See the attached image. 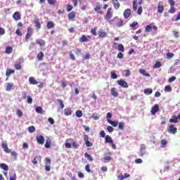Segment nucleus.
I'll use <instances>...</instances> for the list:
<instances>
[{
    "label": "nucleus",
    "mask_w": 180,
    "mask_h": 180,
    "mask_svg": "<svg viewBox=\"0 0 180 180\" xmlns=\"http://www.w3.org/2000/svg\"><path fill=\"white\" fill-rule=\"evenodd\" d=\"M65 148H79V144L77 143V142L72 139V138H69L66 139L65 143Z\"/></svg>",
    "instance_id": "f257e3e1"
},
{
    "label": "nucleus",
    "mask_w": 180,
    "mask_h": 180,
    "mask_svg": "<svg viewBox=\"0 0 180 180\" xmlns=\"http://www.w3.org/2000/svg\"><path fill=\"white\" fill-rule=\"evenodd\" d=\"M112 11H113L112 7L108 8L107 13L104 16V19H105V20H108L110 23V22H113L112 20H110L112 19V18H113V13L112 12Z\"/></svg>",
    "instance_id": "f03ea898"
},
{
    "label": "nucleus",
    "mask_w": 180,
    "mask_h": 180,
    "mask_svg": "<svg viewBox=\"0 0 180 180\" xmlns=\"http://www.w3.org/2000/svg\"><path fill=\"white\" fill-rule=\"evenodd\" d=\"M133 9L138 15H141L143 13V7L141 6H139L137 9V0L133 1Z\"/></svg>",
    "instance_id": "7ed1b4c3"
},
{
    "label": "nucleus",
    "mask_w": 180,
    "mask_h": 180,
    "mask_svg": "<svg viewBox=\"0 0 180 180\" xmlns=\"http://www.w3.org/2000/svg\"><path fill=\"white\" fill-rule=\"evenodd\" d=\"M158 30V27L157 26H155V24H154V22L150 23L148 25H146L145 27V32H146V33H150V32H151V30Z\"/></svg>",
    "instance_id": "20e7f679"
},
{
    "label": "nucleus",
    "mask_w": 180,
    "mask_h": 180,
    "mask_svg": "<svg viewBox=\"0 0 180 180\" xmlns=\"http://www.w3.org/2000/svg\"><path fill=\"white\" fill-rule=\"evenodd\" d=\"M168 3L170 6V8L169 9V13H175V12H176V8H175V1L168 0Z\"/></svg>",
    "instance_id": "39448f33"
},
{
    "label": "nucleus",
    "mask_w": 180,
    "mask_h": 180,
    "mask_svg": "<svg viewBox=\"0 0 180 180\" xmlns=\"http://www.w3.org/2000/svg\"><path fill=\"white\" fill-rule=\"evenodd\" d=\"M167 131L168 133H170V134H176L178 131V128H176L174 124H170L167 129Z\"/></svg>",
    "instance_id": "423d86ee"
},
{
    "label": "nucleus",
    "mask_w": 180,
    "mask_h": 180,
    "mask_svg": "<svg viewBox=\"0 0 180 180\" xmlns=\"http://www.w3.org/2000/svg\"><path fill=\"white\" fill-rule=\"evenodd\" d=\"M158 112H160V105L158 104H155L153 107L151 108L150 115L151 116L155 115Z\"/></svg>",
    "instance_id": "0eeeda50"
},
{
    "label": "nucleus",
    "mask_w": 180,
    "mask_h": 180,
    "mask_svg": "<svg viewBox=\"0 0 180 180\" xmlns=\"http://www.w3.org/2000/svg\"><path fill=\"white\" fill-rule=\"evenodd\" d=\"M117 84L120 85V86H122V88H129V84L126 82V80L121 79L120 80H117Z\"/></svg>",
    "instance_id": "6e6552de"
},
{
    "label": "nucleus",
    "mask_w": 180,
    "mask_h": 180,
    "mask_svg": "<svg viewBox=\"0 0 180 180\" xmlns=\"http://www.w3.org/2000/svg\"><path fill=\"white\" fill-rule=\"evenodd\" d=\"M147 148V146L146 144L142 143L141 145L140 151L139 153L140 157H143L146 154V149Z\"/></svg>",
    "instance_id": "1a4fd4ad"
},
{
    "label": "nucleus",
    "mask_w": 180,
    "mask_h": 180,
    "mask_svg": "<svg viewBox=\"0 0 180 180\" xmlns=\"http://www.w3.org/2000/svg\"><path fill=\"white\" fill-rule=\"evenodd\" d=\"M84 141H85L86 147H92L94 143L89 141V136L88 135H84Z\"/></svg>",
    "instance_id": "9d476101"
},
{
    "label": "nucleus",
    "mask_w": 180,
    "mask_h": 180,
    "mask_svg": "<svg viewBox=\"0 0 180 180\" xmlns=\"http://www.w3.org/2000/svg\"><path fill=\"white\" fill-rule=\"evenodd\" d=\"M91 39V36L87 35H82L79 39V41L80 43H87V41H89V39Z\"/></svg>",
    "instance_id": "9b49d317"
},
{
    "label": "nucleus",
    "mask_w": 180,
    "mask_h": 180,
    "mask_svg": "<svg viewBox=\"0 0 180 180\" xmlns=\"http://www.w3.org/2000/svg\"><path fill=\"white\" fill-rule=\"evenodd\" d=\"M94 11L96 12H98V13H100V15H103V11H101V3L97 2L96 4Z\"/></svg>",
    "instance_id": "f8f14e48"
},
{
    "label": "nucleus",
    "mask_w": 180,
    "mask_h": 180,
    "mask_svg": "<svg viewBox=\"0 0 180 180\" xmlns=\"http://www.w3.org/2000/svg\"><path fill=\"white\" fill-rule=\"evenodd\" d=\"M124 18L125 19H129L130 18V15H131V10L130 8H127L124 11Z\"/></svg>",
    "instance_id": "ddd939ff"
},
{
    "label": "nucleus",
    "mask_w": 180,
    "mask_h": 180,
    "mask_svg": "<svg viewBox=\"0 0 180 180\" xmlns=\"http://www.w3.org/2000/svg\"><path fill=\"white\" fill-rule=\"evenodd\" d=\"M1 147L4 150V153H6V154H9V153L11 152V149L8 148V144L6 143H2Z\"/></svg>",
    "instance_id": "4468645a"
},
{
    "label": "nucleus",
    "mask_w": 180,
    "mask_h": 180,
    "mask_svg": "<svg viewBox=\"0 0 180 180\" xmlns=\"http://www.w3.org/2000/svg\"><path fill=\"white\" fill-rule=\"evenodd\" d=\"M37 142L38 144H44V136L40 135L36 137Z\"/></svg>",
    "instance_id": "2eb2a0df"
},
{
    "label": "nucleus",
    "mask_w": 180,
    "mask_h": 180,
    "mask_svg": "<svg viewBox=\"0 0 180 180\" xmlns=\"http://www.w3.org/2000/svg\"><path fill=\"white\" fill-rule=\"evenodd\" d=\"M34 24L36 27V30H40V29L41 28V24H40V20L37 19V20H34Z\"/></svg>",
    "instance_id": "dca6fc26"
},
{
    "label": "nucleus",
    "mask_w": 180,
    "mask_h": 180,
    "mask_svg": "<svg viewBox=\"0 0 180 180\" xmlns=\"http://www.w3.org/2000/svg\"><path fill=\"white\" fill-rule=\"evenodd\" d=\"M158 13H162V12H164V4H162V2L158 3Z\"/></svg>",
    "instance_id": "f3484780"
},
{
    "label": "nucleus",
    "mask_w": 180,
    "mask_h": 180,
    "mask_svg": "<svg viewBox=\"0 0 180 180\" xmlns=\"http://www.w3.org/2000/svg\"><path fill=\"white\" fill-rule=\"evenodd\" d=\"M110 92L111 95H112V96L115 98H117V96H119V93H117V89H116V87L112 88Z\"/></svg>",
    "instance_id": "a211bd4d"
},
{
    "label": "nucleus",
    "mask_w": 180,
    "mask_h": 180,
    "mask_svg": "<svg viewBox=\"0 0 180 180\" xmlns=\"http://www.w3.org/2000/svg\"><path fill=\"white\" fill-rule=\"evenodd\" d=\"M114 8L117 11L119 8H120V3H119V0H112Z\"/></svg>",
    "instance_id": "6ab92c4d"
},
{
    "label": "nucleus",
    "mask_w": 180,
    "mask_h": 180,
    "mask_svg": "<svg viewBox=\"0 0 180 180\" xmlns=\"http://www.w3.org/2000/svg\"><path fill=\"white\" fill-rule=\"evenodd\" d=\"M29 82L31 84V85H37V84H39V82H37L34 77H30L29 78Z\"/></svg>",
    "instance_id": "aec40b11"
},
{
    "label": "nucleus",
    "mask_w": 180,
    "mask_h": 180,
    "mask_svg": "<svg viewBox=\"0 0 180 180\" xmlns=\"http://www.w3.org/2000/svg\"><path fill=\"white\" fill-rule=\"evenodd\" d=\"M13 18L14 20H20V13L19 12H15L13 15Z\"/></svg>",
    "instance_id": "412c9836"
},
{
    "label": "nucleus",
    "mask_w": 180,
    "mask_h": 180,
    "mask_svg": "<svg viewBox=\"0 0 180 180\" xmlns=\"http://www.w3.org/2000/svg\"><path fill=\"white\" fill-rule=\"evenodd\" d=\"M64 114L65 116H71L72 115V110L70 108H65L64 110Z\"/></svg>",
    "instance_id": "4be33fe9"
},
{
    "label": "nucleus",
    "mask_w": 180,
    "mask_h": 180,
    "mask_svg": "<svg viewBox=\"0 0 180 180\" xmlns=\"http://www.w3.org/2000/svg\"><path fill=\"white\" fill-rule=\"evenodd\" d=\"M105 143H109L110 144H112L113 140L112 139V137L109 135H106L105 137Z\"/></svg>",
    "instance_id": "5701e85b"
},
{
    "label": "nucleus",
    "mask_w": 180,
    "mask_h": 180,
    "mask_svg": "<svg viewBox=\"0 0 180 180\" xmlns=\"http://www.w3.org/2000/svg\"><path fill=\"white\" fill-rule=\"evenodd\" d=\"M37 58L38 59V61H43V59L44 58V53L42 51H40L37 54Z\"/></svg>",
    "instance_id": "b1692460"
},
{
    "label": "nucleus",
    "mask_w": 180,
    "mask_h": 180,
    "mask_svg": "<svg viewBox=\"0 0 180 180\" xmlns=\"http://www.w3.org/2000/svg\"><path fill=\"white\" fill-rule=\"evenodd\" d=\"M36 44H39V46H40V47H43V46H46V41L43 39H37Z\"/></svg>",
    "instance_id": "393cba45"
},
{
    "label": "nucleus",
    "mask_w": 180,
    "mask_h": 180,
    "mask_svg": "<svg viewBox=\"0 0 180 180\" xmlns=\"http://www.w3.org/2000/svg\"><path fill=\"white\" fill-rule=\"evenodd\" d=\"M75 11H72L68 14V19L69 20H74V19H75Z\"/></svg>",
    "instance_id": "a878e982"
},
{
    "label": "nucleus",
    "mask_w": 180,
    "mask_h": 180,
    "mask_svg": "<svg viewBox=\"0 0 180 180\" xmlns=\"http://www.w3.org/2000/svg\"><path fill=\"white\" fill-rule=\"evenodd\" d=\"M14 68L18 71L20 70V69L22 68V63L20 62H15L14 63Z\"/></svg>",
    "instance_id": "bb28decb"
},
{
    "label": "nucleus",
    "mask_w": 180,
    "mask_h": 180,
    "mask_svg": "<svg viewBox=\"0 0 180 180\" xmlns=\"http://www.w3.org/2000/svg\"><path fill=\"white\" fill-rule=\"evenodd\" d=\"M56 26V24L53 21H49L46 24L47 29H53Z\"/></svg>",
    "instance_id": "cd10ccee"
},
{
    "label": "nucleus",
    "mask_w": 180,
    "mask_h": 180,
    "mask_svg": "<svg viewBox=\"0 0 180 180\" xmlns=\"http://www.w3.org/2000/svg\"><path fill=\"white\" fill-rule=\"evenodd\" d=\"M0 168L4 171H9V167L5 163H0Z\"/></svg>",
    "instance_id": "c85d7f7f"
},
{
    "label": "nucleus",
    "mask_w": 180,
    "mask_h": 180,
    "mask_svg": "<svg viewBox=\"0 0 180 180\" xmlns=\"http://www.w3.org/2000/svg\"><path fill=\"white\" fill-rule=\"evenodd\" d=\"M139 72L144 77H150V74L147 73V71L144 69H139Z\"/></svg>",
    "instance_id": "c756f323"
},
{
    "label": "nucleus",
    "mask_w": 180,
    "mask_h": 180,
    "mask_svg": "<svg viewBox=\"0 0 180 180\" xmlns=\"http://www.w3.org/2000/svg\"><path fill=\"white\" fill-rule=\"evenodd\" d=\"M15 72V70H12V69H7L6 71V75L8 77H11V74H13Z\"/></svg>",
    "instance_id": "7c9ffc66"
},
{
    "label": "nucleus",
    "mask_w": 180,
    "mask_h": 180,
    "mask_svg": "<svg viewBox=\"0 0 180 180\" xmlns=\"http://www.w3.org/2000/svg\"><path fill=\"white\" fill-rule=\"evenodd\" d=\"M84 157L88 160V161H94V158L88 153H84Z\"/></svg>",
    "instance_id": "2f4dec72"
},
{
    "label": "nucleus",
    "mask_w": 180,
    "mask_h": 180,
    "mask_svg": "<svg viewBox=\"0 0 180 180\" xmlns=\"http://www.w3.org/2000/svg\"><path fill=\"white\" fill-rule=\"evenodd\" d=\"M169 122L170 123H179V121L178 120V117L176 116H174V117H172V118H171L169 120Z\"/></svg>",
    "instance_id": "473e14b6"
},
{
    "label": "nucleus",
    "mask_w": 180,
    "mask_h": 180,
    "mask_svg": "<svg viewBox=\"0 0 180 180\" xmlns=\"http://www.w3.org/2000/svg\"><path fill=\"white\" fill-rule=\"evenodd\" d=\"M12 51H13V47H11V46H7V47L6 48V51H5V53H6V54H11V53H12Z\"/></svg>",
    "instance_id": "72a5a7b5"
},
{
    "label": "nucleus",
    "mask_w": 180,
    "mask_h": 180,
    "mask_svg": "<svg viewBox=\"0 0 180 180\" xmlns=\"http://www.w3.org/2000/svg\"><path fill=\"white\" fill-rule=\"evenodd\" d=\"M167 144H168V141H167V139H162L161 141L162 148H165V147H167Z\"/></svg>",
    "instance_id": "f704fd0d"
},
{
    "label": "nucleus",
    "mask_w": 180,
    "mask_h": 180,
    "mask_svg": "<svg viewBox=\"0 0 180 180\" xmlns=\"http://www.w3.org/2000/svg\"><path fill=\"white\" fill-rule=\"evenodd\" d=\"M14 84L13 83H7L6 91H9L12 88H13Z\"/></svg>",
    "instance_id": "c9c22d12"
},
{
    "label": "nucleus",
    "mask_w": 180,
    "mask_h": 180,
    "mask_svg": "<svg viewBox=\"0 0 180 180\" xmlns=\"http://www.w3.org/2000/svg\"><path fill=\"white\" fill-rule=\"evenodd\" d=\"M143 92L145 95H151L153 94V89H145Z\"/></svg>",
    "instance_id": "e433bc0d"
},
{
    "label": "nucleus",
    "mask_w": 180,
    "mask_h": 180,
    "mask_svg": "<svg viewBox=\"0 0 180 180\" xmlns=\"http://www.w3.org/2000/svg\"><path fill=\"white\" fill-rule=\"evenodd\" d=\"M40 160H41L40 156H36L34 158V160H32V164H34V165H36V164H37V162H39V161H40Z\"/></svg>",
    "instance_id": "4c0bfd02"
},
{
    "label": "nucleus",
    "mask_w": 180,
    "mask_h": 180,
    "mask_svg": "<svg viewBox=\"0 0 180 180\" xmlns=\"http://www.w3.org/2000/svg\"><path fill=\"white\" fill-rule=\"evenodd\" d=\"M117 50L118 51H121V53H124V46H123V44H118Z\"/></svg>",
    "instance_id": "58836bf2"
},
{
    "label": "nucleus",
    "mask_w": 180,
    "mask_h": 180,
    "mask_svg": "<svg viewBox=\"0 0 180 180\" xmlns=\"http://www.w3.org/2000/svg\"><path fill=\"white\" fill-rule=\"evenodd\" d=\"M15 34L19 37L23 36V33L22 32V28H18L15 31Z\"/></svg>",
    "instance_id": "ea45409f"
},
{
    "label": "nucleus",
    "mask_w": 180,
    "mask_h": 180,
    "mask_svg": "<svg viewBox=\"0 0 180 180\" xmlns=\"http://www.w3.org/2000/svg\"><path fill=\"white\" fill-rule=\"evenodd\" d=\"M108 123L111 124V126H113V127H117V124H119L117 122L112 120H108Z\"/></svg>",
    "instance_id": "a19ab883"
},
{
    "label": "nucleus",
    "mask_w": 180,
    "mask_h": 180,
    "mask_svg": "<svg viewBox=\"0 0 180 180\" xmlns=\"http://www.w3.org/2000/svg\"><path fill=\"white\" fill-rule=\"evenodd\" d=\"M122 72L124 77H130L131 75L130 70H124Z\"/></svg>",
    "instance_id": "79ce46f5"
},
{
    "label": "nucleus",
    "mask_w": 180,
    "mask_h": 180,
    "mask_svg": "<svg viewBox=\"0 0 180 180\" xmlns=\"http://www.w3.org/2000/svg\"><path fill=\"white\" fill-rule=\"evenodd\" d=\"M51 144V141H50V139H46L44 147L46 148H50Z\"/></svg>",
    "instance_id": "37998d69"
},
{
    "label": "nucleus",
    "mask_w": 180,
    "mask_h": 180,
    "mask_svg": "<svg viewBox=\"0 0 180 180\" xmlns=\"http://www.w3.org/2000/svg\"><path fill=\"white\" fill-rule=\"evenodd\" d=\"M118 129L120 130H124V122H119V124H118Z\"/></svg>",
    "instance_id": "c03bdc74"
},
{
    "label": "nucleus",
    "mask_w": 180,
    "mask_h": 180,
    "mask_svg": "<svg viewBox=\"0 0 180 180\" xmlns=\"http://www.w3.org/2000/svg\"><path fill=\"white\" fill-rule=\"evenodd\" d=\"M98 34V37H106V35H107L106 32H102V31H99Z\"/></svg>",
    "instance_id": "a18cd8bd"
},
{
    "label": "nucleus",
    "mask_w": 180,
    "mask_h": 180,
    "mask_svg": "<svg viewBox=\"0 0 180 180\" xmlns=\"http://www.w3.org/2000/svg\"><path fill=\"white\" fill-rule=\"evenodd\" d=\"M28 131H29V133H34V131H36V127H34V126L29 127Z\"/></svg>",
    "instance_id": "49530a36"
},
{
    "label": "nucleus",
    "mask_w": 180,
    "mask_h": 180,
    "mask_svg": "<svg viewBox=\"0 0 180 180\" xmlns=\"http://www.w3.org/2000/svg\"><path fill=\"white\" fill-rule=\"evenodd\" d=\"M56 101L58 103V105L61 108V109H64V103L63 102V100L57 99Z\"/></svg>",
    "instance_id": "de8ad7c7"
},
{
    "label": "nucleus",
    "mask_w": 180,
    "mask_h": 180,
    "mask_svg": "<svg viewBox=\"0 0 180 180\" xmlns=\"http://www.w3.org/2000/svg\"><path fill=\"white\" fill-rule=\"evenodd\" d=\"M91 118L94 119V120H99V115L96 112H94L91 115Z\"/></svg>",
    "instance_id": "09e8293b"
},
{
    "label": "nucleus",
    "mask_w": 180,
    "mask_h": 180,
    "mask_svg": "<svg viewBox=\"0 0 180 180\" xmlns=\"http://www.w3.org/2000/svg\"><path fill=\"white\" fill-rule=\"evenodd\" d=\"M96 30H98V27H95L94 28H92L91 30V34H93V36H96L97 35Z\"/></svg>",
    "instance_id": "8fccbe9b"
},
{
    "label": "nucleus",
    "mask_w": 180,
    "mask_h": 180,
    "mask_svg": "<svg viewBox=\"0 0 180 180\" xmlns=\"http://www.w3.org/2000/svg\"><path fill=\"white\" fill-rule=\"evenodd\" d=\"M139 26V22H134L133 23L130 24V27H132L134 30H136V27Z\"/></svg>",
    "instance_id": "3c124183"
},
{
    "label": "nucleus",
    "mask_w": 180,
    "mask_h": 180,
    "mask_svg": "<svg viewBox=\"0 0 180 180\" xmlns=\"http://www.w3.org/2000/svg\"><path fill=\"white\" fill-rule=\"evenodd\" d=\"M76 116L79 118L82 117V111L81 110H77L76 111Z\"/></svg>",
    "instance_id": "603ef678"
},
{
    "label": "nucleus",
    "mask_w": 180,
    "mask_h": 180,
    "mask_svg": "<svg viewBox=\"0 0 180 180\" xmlns=\"http://www.w3.org/2000/svg\"><path fill=\"white\" fill-rule=\"evenodd\" d=\"M47 2L49 4V5H56V4H57V0H47Z\"/></svg>",
    "instance_id": "864d4df0"
},
{
    "label": "nucleus",
    "mask_w": 180,
    "mask_h": 180,
    "mask_svg": "<svg viewBox=\"0 0 180 180\" xmlns=\"http://www.w3.org/2000/svg\"><path fill=\"white\" fill-rule=\"evenodd\" d=\"M160 67H161V62L160 61H157L155 64L153 65L154 69L160 68Z\"/></svg>",
    "instance_id": "5fc2aeb1"
},
{
    "label": "nucleus",
    "mask_w": 180,
    "mask_h": 180,
    "mask_svg": "<svg viewBox=\"0 0 180 180\" xmlns=\"http://www.w3.org/2000/svg\"><path fill=\"white\" fill-rule=\"evenodd\" d=\"M35 111L37 112V113H43V108L40 106L37 107Z\"/></svg>",
    "instance_id": "6e6d98bb"
},
{
    "label": "nucleus",
    "mask_w": 180,
    "mask_h": 180,
    "mask_svg": "<svg viewBox=\"0 0 180 180\" xmlns=\"http://www.w3.org/2000/svg\"><path fill=\"white\" fill-rule=\"evenodd\" d=\"M69 56L70 60H72V61H75V56H74V53H72V51L69 52Z\"/></svg>",
    "instance_id": "4d7b16f0"
},
{
    "label": "nucleus",
    "mask_w": 180,
    "mask_h": 180,
    "mask_svg": "<svg viewBox=\"0 0 180 180\" xmlns=\"http://www.w3.org/2000/svg\"><path fill=\"white\" fill-rule=\"evenodd\" d=\"M166 56H167V58H168V60H171V58H172V57H174V55L173 53L168 52Z\"/></svg>",
    "instance_id": "13d9d810"
},
{
    "label": "nucleus",
    "mask_w": 180,
    "mask_h": 180,
    "mask_svg": "<svg viewBox=\"0 0 180 180\" xmlns=\"http://www.w3.org/2000/svg\"><path fill=\"white\" fill-rule=\"evenodd\" d=\"M46 165H51V159L49 158H45Z\"/></svg>",
    "instance_id": "bf43d9fd"
},
{
    "label": "nucleus",
    "mask_w": 180,
    "mask_h": 180,
    "mask_svg": "<svg viewBox=\"0 0 180 180\" xmlns=\"http://www.w3.org/2000/svg\"><path fill=\"white\" fill-rule=\"evenodd\" d=\"M165 92H171V91H172V88L171 87V86H166L165 87Z\"/></svg>",
    "instance_id": "052dcab7"
},
{
    "label": "nucleus",
    "mask_w": 180,
    "mask_h": 180,
    "mask_svg": "<svg viewBox=\"0 0 180 180\" xmlns=\"http://www.w3.org/2000/svg\"><path fill=\"white\" fill-rule=\"evenodd\" d=\"M111 118H112V113L108 112L106 115V119H107L108 123L109 122V120H110Z\"/></svg>",
    "instance_id": "680f3d73"
},
{
    "label": "nucleus",
    "mask_w": 180,
    "mask_h": 180,
    "mask_svg": "<svg viewBox=\"0 0 180 180\" xmlns=\"http://www.w3.org/2000/svg\"><path fill=\"white\" fill-rule=\"evenodd\" d=\"M10 180H16V173L13 172L12 176H10Z\"/></svg>",
    "instance_id": "e2e57ef3"
},
{
    "label": "nucleus",
    "mask_w": 180,
    "mask_h": 180,
    "mask_svg": "<svg viewBox=\"0 0 180 180\" xmlns=\"http://www.w3.org/2000/svg\"><path fill=\"white\" fill-rule=\"evenodd\" d=\"M111 78L112 79H117V75L116 73H115V72H111Z\"/></svg>",
    "instance_id": "0e129e2a"
},
{
    "label": "nucleus",
    "mask_w": 180,
    "mask_h": 180,
    "mask_svg": "<svg viewBox=\"0 0 180 180\" xmlns=\"http://www.w3.org/2000/svg\"><path fill=\"white\" fill-rule=\"evenodd\" d=\"M66 9H67V12H71V10L73 9V7L72 5L68 4Z\"/></svg>",
    "instance_id": "69168bd1"
},
{
    "label": "nucleus",
    "mask_w": 180,
    "mask_h": 180,
    "mask_svg": "<svg viewBox=\"0 0 180 180\" xmlns=\"http://www.w3.org/2000/svg\"><path fill=\"white\" fill-rule=\"evenodd\" d=\"M17 115L18 117H22V116H23V112L20 110H17Z\"/></svg>",
    "instance_id": "338daca9"
},
{
    "label": "nucleus",
    "mask_w": 180,
    "mask_h": 180,
    "mask_svg": "<svg viewBox=\"0 0 180 180\" xmlns=\"http://www.w3.org/2000/svg\"><path fill=\"white\" fill-rule=\"evenodd\" d=\"M112 158L110 156H105L104 157V162H108V161H110Z\"/></svg>",
    "instance_id": "774afa93"
}]
</instances>
